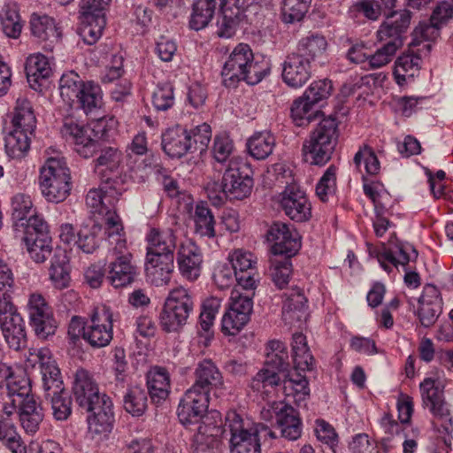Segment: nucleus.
<instances>
[{
	"mask_svg": "<svg viewBox=\"0 0 453 453\" xmlns=\"http://www.w3.org/2000/svg\"><path fill=\"white\" fill-rule=\"evenodd\" d=\"M275 146V138L267 131L254 134L247 142L249 153L256 159H265Z\"/></svg>",
	"mask_w": 453,
	"mask_h": 453,
	"instance_id": "45",
	"label": "nucleus"
},
{
	"mask_svg": "<svg viewBox=\"0 0 453 453\" xmlns=\"http://www.w3.org/2000/svg\"><path fill=\"white\" fill-rule=\"evenodd\" d=\"M223 433L230 434L231 453H261L260 430L245 414L234 410L225 416Z\"/></svg>",
	"mask_w": 453,
	"mask_h": 453,
	"instance_id": "3",
	"label": "nucleus"
},
{
	"mask_svg": "<svg viewBox=\"0 0 453 453\" xmlns=\"http://www.w3.org/2000/svg\"><path fill=\"white\" fill-rule=\"evenodd\" d=\"M73 391L77 403L84 409L100 403L104 398H110L105 394H100L93 376L82 368L75 372Z\"/></svg>",
	"mask_w": 453,
	"mask_h": 453,
	"instance_id": "24",
	"label": "nucleus"
},
{
	"mask_svg": "<svg viewBox=\"0 0 453 453\" xmlns=\"http://www.w3.org/2000/svg\"><path fill=\"white\" fill-rule=\"evenodd\" d=\"M61 134L67 141L74 143L75 151L85 158L91 157L99 150V135L89 126L80 125L73 119H65Z\"/></svg>",
	"mask_w": 453,
	"mask_h": 453,
	"instance_id": "13",
	"label": "nucleus"
},
{
	"mask_svg": "<svg viewBox=\"0 0 453 453\" xmlns=\"http://www.w3.org/2000/svg\"><path fill=\"white\" fill-rule=\"evenodd\" d=\"M113 315L106 307H96L90 316V325L87 326L85 341L96 349L110 344L113 337Z\"/></svg>",
	"mask_w": 453,
	"mask_h": 453,
	"instance_id": "15",
	"label": "nucleus"
},
{
	"mask_svg": "<svg viewBox=\"0 0 453 453\" xmlns=\"http://www.w3.org/2000/svg\"><path fill=\"white\" fill-rule=\"evenodd\" d=\"M219 418V412L212 413L198 425L197 432L193 438V447L197 453H206L218 447V436L221 433L220 426L216 424V419Z\"/></svg>",
	"mask_w": 453,
	"mask_h": 453,
	"instance_id": "28",
	"label": "nucleus"
},
{
	"mask_svg": "<svg viewBox=\"0 0 453 453\" xmlns=\"http://www.w3.org/2000/svg\"><path fill=\"white\" fill-rule=\"evenodd\" d=\"M81 24L80 35L85 43L92 45L102 36L106 21L105 17L101 15L92 16L91 19L87 15H81Z\"/></svg>",
	"mask_w": 453,
	"mask_h": 453,
	"instance_id": "50",
	"label": "nucleus"
},
{
	"mask_svg": "<svg viewBox=\"0 0 453 453\" xmlns=\"http://www.w3.org/2000/svg\"><path fill=\"white\" fill-rule=\"evenodd\" d=\"M423 405L427 407L434 417L432 426L441 434H451L453 422L443 397V390L436 381L426 378L419 385Z\"/></svg>",
	"mask_w": 453,
	"mask_h": 453,
	"instance_id": "11",
	"label": "nucleus"
},
{
	"mask_svg": "<svg viewBox=\"0 0 453 453\" xmlns=\"http://www.w3.org/2000/svg\"><path fill=\"white\" fill-rule=\"evenodd\" d=\"M442 297L440 290L432 284L423 288L421 296L418 299L416 315L424 327H430L437 321L442 312Z\"/></svg>",
	"mask_w": 453,
	"mask_h": 453,
	"instance_id": "23",
	"label": "nucleus"
},
{
	"mask_svg": "<svg viewBox=\"0 0 453 453\" xmlns=\"http://www.w3.org/2000/svg\"><path fill=\"white\" fill-rule=\"evenodd\" d=\"M441 28V26L432 20L431 17L428 22H420L411 34L412 40L410 42V47L418 49L426 43L432 45V42L440 36Z\"/></svg>",
	"mask_w": 453,
	"mask_h": 453,
	"instance_id": "47",
	"label": "nucleus"
},
{
	"mask_svg": "<svg viewBox=\"0 0 453 453\" xmlns=\"http://www.w3.org/2000/svg\"><path fill=\"white\" fill-rule=\"evenodd\" d=\"M307 299L300 288H293L285 294L282 306V318L287 324L292 325L306 317Z\"/></svg>",
	"mask_w": 453,
	"mask_h": 453,
	"instance_id": "38",
	"label": "nucleus"
},
{
	"mask_svg": "<svg viewBox=\"0 0 453 453\" xmlns=\"http://www.w3.org/2000/svg\"><path fill=\"white\" fill-rule=\"evenodd\" d=\"M223 384V377L216 365L210 359L199 362L195 370V382L190 388L209 396L210 391Z\"/></svg>",
	"mask_w": 453,
	"mask_h": 453,
	"instance_id": "31",
	"label": "nucleus"
},
{
	"mask_svg": "<svg viewBox=\"0 0 453 453\" xmlns=\"http://www.w3.org/2000/svg\"><path fill=\"white\" fill-rule=\"evenodd\" d=\"M311 0H284L282 8V20L288 24L301 21L306 12Z\"/></svg>",
	"mask_w": 453,
	"mask_h": 453,
	"instance_id": "57",
	"label": "nucleus"
},
{
	"mask_svg": "<svg viewBox=\"0 0 453 453\" xmlns=\"http://www.w3.org/2000/svg\"><path fill=\"white\" fill-rule=\"evenodd\" d=\"M23 241L30 257L35 263H43L52 255L51 238L46 222H40L36 226H31L25 230Z\"/></svg>",
	"mask_w": 453,
	"mask_h": 453,
	"instance_id": "22",
	"label": "nucleus"
},
{
	"mask_svg": "<svg viewBox=\"0 0 453 453\" xmlns=\"http://www.w3.org/2000/svg\"><path fill=\"white\" fill-rule=\"evenodd\" d=\"M314 106L315 104L306 100L304 95L295 100L291 107V116L295 124L298 127H303L316 118L319 111L314 110Z\"/></svg>",
	"mask_w": 453,
	"mask_h": 453,
	"instance_id": "52",
	"label": "nucleus"
},
{
	"mask_svg": "<svg viewBox=\"0 0 453 453\" xmlns=\"http://www.w3.org/2000/svg\"><path fill=\"white\" fill-rule=\"evenodd\" d=\"M25 70L27 81L34 89H37L36 86L40 87L41 81H45L51 74L50 62L41 53L30 55L27 58Z\"/></svg>",
	"mask_w": 453,
	"mask_h": 453,
	"instance_id": "41",
	"label": "nucleus"
},
{
	"mask_svg": "<svg viewBox=\"0 0 453 453\" xmlns=\"http://www.w3.org/2000/svg\"><path fill=\"white\" fill-rule=\"evenodd\" d=\"M147 385L151 401L160 403L165 401L170 392V377L163 367H153L147 375Z\"/></svg>",
	"mask_w": 453,
	"mask_h": 453,
	"instance_id": "39",
	"label": "nucleus"
},
{
	"mask_svg": "<svg viewBox=\"0 0 453 453\" xmlns=\"http://www.w3.org/2000/svg\"><path fill=\"white\" fill-rule=\"evenodd\" d=\"M12 219L16 226L25 227V230L36 226L40 222H45L35 215L31 197L25 194H17L12 201Z\"/></svg>",
	"mask_w": 453,
	"mask_h": 453,
	"instance_id": "33",
	"label": "nucleus"
},
{
	"mask_svg": "<svg viewBox=\"0 0 453 453\" xmlns=\"http://www.w3.org/2000/svg\"><path fill=\"white\" fill-rule=\"evenodd\" d=\"M216 5L213 0H196L190 19L191 28L200 30L205 27L214 15Z\"/></svg>",
	"mask_w": 453,
	"mask_h": 453,
	"instance_id": "49",
	"label": "nucleus"
},
{
	"mask_svg": "<svg viewBox=\"0 0 453 453\" xmlns=\"http://www.w3.org/2000/svg\"><path fill=\"white\" fill-rule=\"evenodd\" d=\"M28 318L30 326L39 338L45 340L55 334L58 324L52 311H44L37 317L32 315V317Z\"/></svg>",
	"mask_w": 453,
	"mask_h": 453,
	"instance_id": "54",
	"label": "nucleus"
},
{
	"mask_svg": "<svg viewBox=\"0 0 453 453\" xmlns=\"http://www.w3.org/2000/svg\"><path fill=\"white\" fill-rule=\"evenodd\" d=\"M279 203L291 220L305 222L311 217V204L305 192L296 184L285 188L280 194Z\"/></svg>",
	"mask_w": 453,
	"mask_h": 453,
	"instance_id": "20",
	"label": "nucleus"
},
{
	"mask_svg": "<svg viewBox=\"0 0 453 453\" xmlns=\"http://www.w3.org/2000/svg\"><path fill=\"white\" fill-rule=\"evenodd\" d=\"M147 254L174 257L173 251L176 248V236L173 230L166 229L160 231L153 228L147 236Z\"/></svg>",
	"mask_w": 453,
	"mask_h": 453,
	"instance_id": "35",
	"label": "nucleus"
},
{
	"mask_svg": "<svg viewBox=\"0 0 453 453\" xmlns=\"http://www.w3.org/2000/svg\"><path fill=\"white\" fill-rule=\"evenodd\" d=\"M431 51V44L422 48H411L409 52L399 56L395 62L394 76L398 85H403L407 78L412 79L420 68L421 58Z\"/></svg>",
	"mask_w": 453,
	"mask_h": 453,
	"instance_id": "25",
	"label": "nucleus"
},
{
	"mask_svg": "<svg viewBox=\"0 0 453 453\" xmlns=\"http://www.w3.org/2000/svg\"><path fill=\"white\" fill-rule=\"evenodd\" d=\"M268 71L266 64L255 61L252 50L248 44L239 43L225 62L221 75L224 85L234 88L241 81L250 85L257 84Z\"/></svg>",
	"mask_w": 453,
	"mask_h": 453,
	"instance_id": "1",
	"label": "nucleus"
},
{
	"mask_svg": "<svg viewBox=\"0 0 453 453\" xmlns=\"http://www.w3.org/2000/svg\"><path fill=\"white\" fill-rule=\"evenodd\" d=\"M36 118L31 103L26 98H18L12 111L10 128L34 133Z\"/></svg>",
	"mask_w": 453,
	"mask_h": 453,
	"instance_id": "40",
	"label": "nucleus"
},
{
	"mask_svg": "<svg viewBox=\"0 0 453 453\" xmlns=\"http://www.w3.org/2000/svg\"><path fill=\"white\" fill-rule=\"evenodd\" d=\"M91 414L88 417V434L100 442L110 435L114 424L113 404L110 398H104L100 403L85 408Z\"/></svg>",
	"mask_w": 453,
	"mask_h": 453,
	"instance_id": "16",
	"label": "nucleus"
},
{
	"mask_svg": "<svg viewBox=\"0 0 453 453\" xmlns=\"http://www.w3.org/2000/svg\"><path fill=\"white\" fill-rule=\"evenodd\" d=\"M289 258L274 257L271 260L272 280L279 288H284L288 283L292 273V263Z\"/></svg>",
	"mask_w": 453,
	"mask_h": 453,
	"instance_id": "59",
	"label": "nucleus"
},
{
	"mask_svg": "<svg viewBox=\"0 0 453 453\" xmlns=\"http://www.w3.org/2000/svg\"><path fill=\"white\" fill-rule=\"evenodd\" d=\"M46 400L51 404L52 414L55 419L66 420L72 413V398L67 390L61 394L53 395Z\"/></svg>",
	"mask_w": 453,
	"mask_h": 453,
	"instance_id": "60",
	"label": "nucleus"
},
{
	"mask_svg": "<svg viewBox=\"0 0 453 453\" xmlns=\"http://www.w3.org/2000/svg\"><path fill=\"white\" fill-rule=\"evenodd\" d=\"M409 250H411L414 257H417L418 253L416 250L410 244L401 242L393 243V242L390 241L388 247L385 244L382 245V250L377 254V259L385 271L390 272L388 264L395 267L398 265L405 266L411 261V256Z\"/></svg>",
	"mask_w": 453,
	"mask_h": 453,
	"instance_id": "32",
	"label": "nucleus"
},
{
	"mask_svg": "<svg viewBox=\"0 0 453 453\" xmlns=\"http://www.w3.org/2000/svg\"><path fill=\"white\" fill-rule=\"evenodd\" d=\"M124 408L133 416H142L147 409V392L140 387L129 388L124 396Z\"/></svg>",
	"mask_w": 453,
	"mask_h": 453,
	"instance_id": "53",
	"label": "nucleus"
},
{
	"mask_svg": "<svg viewBox=\"0 0 453 453\" xmlns=\"http://www.w3.org/2000/svg\"><path fill=\"white\" fill-rule=\"evenodd\" d=\"M62 99L69 105L77 104L86 113L99 109L103 104V93L98 84L83 81L78 73H64L59 81Z\"/></svg>",
	"mask_w": 453,
	"mask_h": 453,
	"instance_id": "4",
	"label": "nucleus"
},
{
	"mask_svg": "<svg viewBox=\"0 0 453 453\" xmlns=\"http://www.w3.org/2000/svg\"><path fill=\"white\" fill-rule=\"evenodd\" d=\"M111 248L112 261L109 265L108 279L114 288H123L131 284L137 275V267L132 254L127 250L123 232L108 235Z\"/></svg>",
	"mask_w": 453,
	"mask_h": 453,
	"instance_id": "7",
	"label": "nucleus"
},
{
	"mask_svg": "<svg viewBox=\"0 0 453 453\" xmlns=\"http://www.w3.org/2000/svg\"><path fill=\"white\" fill-rule=\"evenodd\" d=\"M326 46L327 42L325 37L319 35H310L298 42L296 50L294 53L306 58L311 64L325 52Z\"/></svg>",
	"mask_w": 453,
	"mask_h": 453,
	"instance_id": "44",
	"label": "nucleus"
},
{
	"mask_svg": "<svg viewBox=\"0 0 453 453\" xmlns=\"http://www.w3.org/2000/svg\"><path fill=\"white\" fill-rule=\"evenodd\" d=\"M101 231V225L96 221L89 220L84 223L78 232V240L76 241L78 248L85 253H93L99 246Z\"/></svg>",
	"mask_w": 453,
	"mask_h": 453,
	"instance_id": "46",
	"label": "nucleus"
},
{
	"mask_svg": "<svg viewBox=\"0 0 453 453\" xmlns=\"http://www.w3.org/2000/svg\"><path fill=\"white\" fill-rule=\"evenodd\" d=\"M249 320L242 313H235L234 311L227 309L222 318V332L227 335H236Z\"/></svg>",
	"mask_w": 453,
	"mask_h": 453,
	"instance_id": "64",
	"label": "nucleus"
},
{
	"mask_svg": "<svg viewBox=\"0 0 453 453\" xmlns=\"http://www.w3.org/2000/svg\"><path fill=\"white\" fill-rule=\"evenodd\" d=\"M288 354L283 342L271 341L266 347L265 367L251 380V388L257 392H265L266 388H273L280 382L278 372L288 366Z\"/></svg>",
	"mask_w": 453,
	"mask_h": 453,
	"instance_id": "10",
	"label": "nucleus"
},
{
	"mask_svg": "<svg viewBox=\"0 0 453 453\" xmlns=\"http://www.w3.org/2000/svg\"><path fill=\"white\" fill-rule=\"evenodd\" d=\"M411 23V12L407 10L394 12L377 30V41L396 50L403 45L404 34Z\"/></svg>",
	"mask_w": 453,
	"mask_h": 453,
	"instance_id": "17",
	"label": "nucleus"
},
{
	"mask_svg": "<svg viewBox=\"0 0 453 453\" xmlns=\"http://www.w3.org/2000/svg\"><path fill=\"white\" fill-rule=\"evenodd\" d=\"M333 85L331 81L327 79L319 80L313 81L310 87L305 90L304 96L306 100H310L317 104L323 101L331 95Z\"/></svg>",
	"mask_w": 453,
	"mask_h": 453,
	"instance_id": "63",
	"label": "nucleus"
},
{
	"mask_svg": "<svg viewBox=\"0 0 453 453\" xmlns=\"http://www.w3.org/2000/svg\"><path fill=\"white\" fill-rule=\"evenodd\" d=\"M336 167L330 165L316 186V195L322 202H327L333 196L336 186Z\"/></svg>",
	"mask_w": 453,
	"mask_h": 453,
	"instance_id": "61",
	"label": "nucleus"
},
{
	"mask_svg": "<svg viewBox=\"0 0 453 453\" xmlns=\"http://www.w3.org/2000/svg\"><path fill=\"white\" fill-rule=\"evenodd\" d=\"M362 161L365 162V172L368 174L375 175L380 172V161L372 148L367 144L360 147L354 157V164L356 165L357 168L360 167Z\"/></svg>",
	"mask_w": 453,
	"mask_h": 453,
	"instance_id": "62",
	"label": "nucleus"
},
{
	"mask_svg": "<svg viewBox=\"0 0 453 453\" xmlns=\"http://www.w3.org/2000/svg\"><path fill=\"white\" fill-rule=\"evenodd\" d=\"M338 138V125L334 118H324L303 142V154L311 165H324L327 163Z\"/></svg>",
	"mask_w": 453,
	"mask_h": 453,
	"instance_id": "5",
	"label": "nucleus"
},
{
	"mask_svg": "<svg viewBox=\"0 0 453 453\" xmlns=\"http://www.w3.org/2000/svg\"><path fill=\"white\" fill-rule=\"evenodd\" d=\"M19 417L20 424L26 433L35 434L43 419V409L35 396H28L20 403L19 409Z\"/></svg>",
	"mask_w": 453,
	"mask_h": 453,
	"instance_id": "37",
	"label": "nucleus"
},
{
	"mask_svg": "<svg viewBox=\"0 0 453 453\" xmlns=\"http://www.w3.org/2000/svg\"><path fill=\"white\" fill-rule=\"evenodd\" d=\"M203 262L200 249L192 242H182L177 253L179 270L188 280H196L201 273Z\"/></svg>",
	"mask_w": 453,
	"mask_h": 453,
	"instance_id": "27",
	"label": "nucleus"
},
{
	"mask_svg": "<svg viewBox=\"0 0 453 453\" xmlns=\"http://www.w3.org/2000/svg\"><path fill=\"white\" fill-rule=\"evenodd\" d=\"M209 406V396L192 388H188L181 398L178 406L177 414L180 422L189 426L200 425L203 419L216 411L206 414Z\"/></svg>",
	"mask_w": 453,
	"mask_h": 453,
	"instance_id": "18",
	"label": "nucleus"
},
{
	"mask_svg": "<svg viewBox=\"0 0 453 453\" xmlns=\"http://www.w3.org/2000/svg\"><path fill=\"white\" fill-rule=\"evenodd\" d=\"M6 395H10L11 396L16 397L17 401L22 403L23 400H26L28 396H33L31 395V386L29 380L20 373H15V375L9 380V381L4 385V389L2 391Z\"/></svg>",
	"mask_w": 453,
	"mask_h": 453,
	"instance_id": "58",
	"label": "nucleus"
},
{
	"mask_svg": "<svg viewBox=\"0 0 453 453\" xmlns=\"http://www.w3.org/2000/svg\"><path fill=\"white\" fill-rule=\"evenodd\" d=\"M311 64L294 52L282 64L283 81L291 88L303 87L311 78Z\"/></svg>",
	"mask_w": 453,
	"mask_h": 453,
	"instance_id": "26",
	"label": "nucleus"
},
{
	"mask_svg": "<svg viewBox=\"0 0 453 453\" xmlns=\"http://www.w3.org/2000/svg\"><path fill=\"white\" fill-rule=\"evenodd\" d=\"M191 219L196 234L208 238L216 236V220L206 202L201 201L196 203L194 211L191 212Z\"/></svg>",
	"mask_w": 453,
	"mask_h": 453,
	"instance_id": "42",
	"label": "nucleus"
},
{
	"mask_svg": "<svg viewBox=\"0 0 453 453\" xmlns=\"http://www.w3.org/2000/svg\"><path fill=\"white\" fill-rule=\"evenodd\" d=\"M100 155L96 160L95 170L101 173L104 170L116 172L122 161V153L115 147L99 148Z\"/></svg>",
	"mask_w": 453,
	"mask_h": 453,
	"instance_id": "55",
	"label": "nucleus"
},
{
	"mask_svg": "<svg viewBox=\"0 0 453 453\" xmlns=\"http://www.w3.org/2000/svg\"><path fill=\"white\" fill-rule=\"evenodd\" d=\"M39 186L48 202L60 203L70 195L71 173L62 158L50 157L40 169Z\"/></svg>",
	"mask_w": 453,
	"mask_h": 453,
	"instance_id": "6",
	"label": "nucleus"
},
{
	"mask_svg": "<svg viewBox=\"0 0 453 453\" xmlns=\"http://www.w3.org/2000/svg\"><path fill=\"white\" fill-rule=\"evenodd\" d=\"M0 441L12 453H27V446L12 423L0 420Z\"/></svg>",
	"mask_w": 453,
	"mask_h": 453,
	"instance_id": "51",
	"label": "nucleus"
},
{
	"mask_svg": "<svg viewBox=\"0 0 453 453\" xmlns=\"http://www.w3.org/2000/svg\"><path fill=\"white\" fill-rule=\"evenodd\" d=\"M223 192L216 196V203H223L226 198L242 200L249 196L253 187V180L249 175V168L242 158L233 157L224 172Z\"/></svg>",
	"mask_w": 453,
	"mask_h": 453,
	"instance_id": "9",
	"label": "nucleus"
},
{
	"mask_svg": "<svg viewBox=\"0 0 453 453\" xmlns=\"http://www.w3.org/2000/svg\"><path fill=\"white\" fill-rule=\"evenodd\" d=\"M15 278L11 266L0 258V306L12 303Z\"/></svg>",
	"mask_w": 453,
	"mask_h": 453,
	"instance_id": "56",
	"label": "nucleus"
},
{
	"mask_svg": "<svg viewBox=\"0 0 453 453\" xmlns=\"http://www.w3.org/2000/svg\"><path fill=\"white\" fill-rule=\"evenodd\" d=\"M30 29L34 37L40 42H50L49 46L58 42L61 33L55 19L47 14L33 13L30 17Z\"/></svg>",
	"mask_w": 453,
	"mask_h": 453,
	"instance_id": "36",
	"label": "nucleus"
},
{
	"mask_svg": "<svg viewBox=\"0 0 453 453\" xmlns=\"http://www.w3.org/2000/svg\"><path fill=\"white\" fill-rule=\"evenodd\" d=\"M193 299L189 291L179 287L173 289L159 315V324L166 333H177L187 324L193 311Z\"/></svg>",
	"mask_w": 453,
	"mask_h": 453,
	"instance_id": "8",
	"label": "nucleus"
},
{
	"mask_svg": "<svg viewBox=\"0 0 453 453\" xmlns=\"http://www.w3.org/2000/svg\"><path fill=\"white\" fill-rule=\"evenodd\" d=\"M36 365H38L42 374L45 399L66 390L63 385L60 370L49 349L35 348L29 349L27 366L35 367Z\"/></svg>",
	"mask_w": 453,
	"mask_h": 453,
	"instance_id": "12",
	"label": "nucleus"
},
{
	"mask_svg": "<svg viewBox=\"0 0 453 453\" xmlns=\"http://www.w3.org/2000/svg\"><path fill=\"white\" fill-rule=\"evenodd\" d=\"M229 261L235 271L238 285L246 290L255 289L258 281L255 255L250 251L236 250L229 255Z\"/></svg>",
	"mask_w": 453,
	"mask_h": 453,
	"instance_id": "21",
	"label": "nucleus"
},
{
	"mask_svg": "<svg viewBox=\"0 0 453 453\" xmlns=\"http://www.w3.org/2000/svg\"><path fill=\"white\" fill-rule=\"evenodd\" d=\"M273 411L281 435L291 441L298 439L301 436L302 427L297 411L284 402L276 403Z\"/></svg>",
	"mask_w": 453,
	"mask_h": 453,
	"instance_id": "29",
	"label": "nucleus"
},
{
	"mask_svg": "<svg viewBox=\"0 0 453 453\" xmlns=\"http://www.w3.org/2000/svg\"><path fill=\"white\" fill-rule=\"evenodd\" d=\"M267 241L273 243L274 255L285 257L295 256L301 248V236L292 226L283 222H274L266 234Z\"/></svg>",
	"mask_w": 453,
	"mask_h": 453,
	"instance_id": "19",
	"label": "nucleus"
},
{
	"mask_svg": "<svg viewBox=\"0 0 453 453\" xmlns=\"http://www.w3.org/2000/svg\"><path fill=\"white\" fill-rule=\"evenodd\" d=\"M50 268V280L57 288H66L70 281V276L66 266V257L61 250H57L51 257Z\"/></svg>",
	"mask_w": 453,
	"mask_h": 453,
	"instance_id": "48",
	"label": "nucleus"
},
{
	"mask_svg": "<svg viewBox=\"0 0 453 453\" xmlns=\"http://www.w3.org/2000/svg\"><path fill=\"white\" fill-rule=\"evenodd\" d=\"M124 190L118 180L108 178L103 187L91 188L86 196L88 208L93 215L102 217L108 235L123 232L122 222L115 211V205Z\"/></svg>",
	"mask_w": 453,
	"mask_h": 453,
	"instance_id": "2",
	"label": "nucleus"
},
{
	"mask_svg": "<svg viewBox=\"0 0 453 453\" xmlns=\"http://www.w3.org/2000/svg\"><path fill=\"white\" fill-rule=\"evenodd\" d=\"M162 147L171 157H180L192 148L191 134L179 125L168 128L162 134Z\"/></svg>",
	"mask_w": 453,
	"mask_h": 453,
	"instance_id": "30",
	"label": "nucleus"
},
{
	"mask_svg": "<svg viewBox=\"0 0 453 453\" xmlns=\"http://www.w3.org/2000/svg\"><path fill=\"white\" fill-rule=\"evenodd\" d=\"M0 329L10 349L19 350L26 347L25 322L13 303L0 306Z\"/></svg>",
	"mask_w": 453,
	"mask_h": 453,
	"instance_id": "14",
	"label": "nucleus"
},
{
	"mask_svg": "<svg viewBox=\"0 0 453 453\" xmlns=\"http://www.w3.org/2000/svg\"><path fill=\"white\" fill-rule=\"evenodd\" d=\"M34 133L10 128L5 135V150L12 158H22L30 149L31 137Z\"/></svg>",
	"mask_w": 453,
	"mask_h": 453,
	"instance_id": "43",
	"label": "nucleus"
},
{
	"mask_svg": "<svg viewBox=\"0 0 453 453\" xmlns=\"http://www.w3.org/2000/svg\"><path fill=\"white\" fill-rule=\"evenodd\" d=\"M173 257L147 254L145 272L147 279L156 286L169 282L173 271Z\"/></svg>",
	"mask_w": 453,
	"mask_h": 453,
	"instance_id": "34",
	"label": "nucleus"
}]
</instances>
